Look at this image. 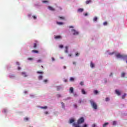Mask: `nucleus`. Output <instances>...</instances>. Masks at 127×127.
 I'll return each mask as SVG.
<instances>
[{
  "instance_id": "58",
  "label": "nucleus",
  "mask_w": 127,
  "mask_h": 127,
  "mask_svg": "<svg viewBox=\"0 0 127 127\" xmlns=\"http://www.w3.org/2000/svg\"><path fill=\"white\" fill-rule=\"evenodd\" d=\"M41 67H42V68H43V65H41Z\"/></svg>"
},
{
  "instance_id": "43",
  "label": "nucleus",
  "mask_w": 127,
  "mask_h": 127,
  "mask_svg": "<svg viewBox=\"0 0 127 127\" xmlns=\"http://www.w3.org/2000/svg\"><path fill=\"white\" fill-rule=\"evenodd\" d=\"M37 62H38V63H39L41 62V60H38L37 61Z\"/></svg>"
},
{
  "instance_id": "40",
  "label": "nucleus",
  "mask_w": 127,
  "mask_h": 127,
  "mask_svg": "<svg viewBox=\"0 0 127 127\" xmlns=\"http://www.w3.org/2000/svg\"><path fill=\"white\" fill-rule=\"evenodd\" d=\"M59 47H60V48H63V45H60L59 46Z\"/></svg>"
},
{
  "instance_id": "19",
  "label": "nucleus",
  "mask_w": 127,
  "mask_h": 127,
  "mask_svg": "<svg viewBox=\"0 0 127 127\" xmlns=\"http://www.w3.org/2000/svg\"><path fill=\"white\" fill-rule=\"evenodd\" d=\"M43 78V76L42 75H40L38 77L39 80H42Z\"/></svg>"
},
{
  "instance_id": "27",
  "label": "nucleus",
  "mask_w": 127,
  "mask_h": 127,
  "mask_svg": "<svg viewBox=\"0 0 127 127\" xmlns=\"http://www.w3.org/2000/svg\"><path fill=\"white\" fill-rule=\"evenodd\" d=\"M126 96H127V94H124V95L122 96V99H125Z\"/></svg>"
},
{
  "instance_id": "48",
  "label": "nucleus",
  "mask_w": 127,
  "mask_h": 127,
  "mask_svg": "<svg viewBox=\"0 0 127 127\" xmlns=\"http://www.w3.org/2000/svg\"><path fill=\"white\" fill-rule=\"evenodd\" d=\"M113 54H114V53H109L110 55H113Z\"/></svg>"
},
{
  "instance_id": "8",
  "label": "nucleus",
  "mask_w": 127,
  "mask_h": 127,
  "mask_svg": "<svg viewBox=\"0 0 127 127\" xmlns=\"http://www.w3.org/2000/svg\"><path fill=\"white\" fill-rule=\"evenodd\" d=\"M116 92V94H117V95H118V96L121 95V92H120V91L116 90H115Z\"/></svg>"
},
{
  "instance_id": "5",
  "label": "nucleus",
  "mask_w": 127,
  "mask_h": 127,
  "mask_svg": "<svg viewBox=\"0 0 127 127\" xmlns=\"http://www.w3.org/2000/svg\"><path fill=\"white\" fill-rule=\"evenodd\" d=\"M116 57L117 58H124V56L123 55H121L120 54H118L116 55Z\"/></svg>"
},
{
  "instance_id": "31",
  "label": "nucleus",
  "mask_w": 127,
  "mask_h": 127,
  "mask_svg": "<svg viewBox=\"0 0 127 127\" xmlns=\"http://www.w3.org/2000/svg\"><path fill=\"white\" fill-rule=\"evenodd\" d=\"M14 75H9V77L10 78H14Z\"/></svg>"
},
{
  "instance_id": "52",
  "label": "nucleus",
  "mask_w": 127,
  "mask_h": 127,
  "mask_svg": "<svg viewBox=\"0 0 127 127\" xmlns=\"http://www.w3.org/2000/svg\"><path fill=\"white\" fill-rule=\"evenodd\" d=\"M68 56H69V57H71L72 56V55L69 54V55H68Z\"/></svg>"
},
{
  "instance_id": "18",
  "label": "nucleus",
  "mask_w": 127,
  "mask_h": 127,
  "mask_svg": "<svg viewBox=\"0 0 127 127\" xmlns=\"http://www.w3.org/2000/svg\"><path fill=\"white\" fill-rule=\"evenodd\" d=\"M81 92H82V93L83 94V95H86V91H85V90L82 89Z\"/></svg>"
},
{
  "instance_id": "39",
  "label": "nucleus",
  "mask_w": 127,
  "mask_h": 127,
  "mask_svg": "<svg viewBox=\"0 0 127 127\" xmlns=\"http://www.w3.org/2000/svg\"><path fill=\"white\" fill-rule=\"evenodd\" d=\"M28 60H30V61L33 60V59H32L31 58H28Z\"/></svg>"
},
{
  "instance_id": "36",
  "label": "nucleus",
  "mask_w": 127,
  "mask_h": 127,
  "mask_svg": "<svg viewBox=\"0 0 127 127\" xmlns=\"http://www.w3.org/2000/svg\"><path fill=\"white\" fill-rule=\"evenodd\" d=\"M70 81H74V78H73V77H70Z\"/></svg>"
},
{
  "instance_id": "30",
  "label": "nucleus",
  "mask_w": 127,
  "mask_h": 127,
  "mask_svg": "<svg viewBox=\"0 0 127 127\" xmlns=\"http://www.w3.org/2000/svg\"><path fill=\"white\" fill-rule=\"evenodd\" d=\"M33 18H34V19H36L37 18V17H36V16L35 15H33L32 16Z\"/></svg>"
},
{
  "instance_id": "42",
  "label": "nucleus",
  "mask_w": 127,
  "mask_h": 127,
  "mask_svg": "<svg viewBox=\"0 0 127 127\" xmlns=\"http://www.w3.org/2000/svg\"><path fill=\"white\" fill-rule=\"evenodd\" d=\"M45 115H48V114H49L48 111H46L45 112Z\"/></svg>"
},
{
  "instance_id": "21",
  "label": "nucleus",
  "mask_w": 127,
  "mask_h": 127,
  "mask_svg": "<svg viewBox=\"0 0 127 127\" xmlns=\"http://www.w3.org/2000/svg\"><path fill=\"white\" fill-rule=\"evenodd\" d=\"M57 24H59L60 25L63 24V22H57Z\"/></svg>"
},
{
  "instance_id": "53",
  "label": "nucleus",
  "mask_w": 127,
  "mask_h": 127,
  "mask_svg": "<svg viewBox=\"0 0 127 127\" xmlns=\"http://www.w3.org/2000/svg\"><path fill=\"white\" fill-rule=\"evenodd\" d=\"M73 65H75V64H76V63H75V62H73Z\"/></svg>"
},
{
  "instance_id": "32",
  "label": "nucleus",
  "mask_w": 127,
  "mask_h": 127,
  "mask_svg": "<svg viewBox=\"0 0 127 127\" xmlns=\"http://www.w3.org/2000/svg\"><path fill=\"white\" fill-rule=\"evenodd\" d=\"M105 101H106V102H108V101H110V98H106V99H105Z\"/></svg>"
},
{
  "instance_id": "26",
  "label": "nucleus",
  "mask_w": 127,
  "mask_h": 127,
  "mask_svg": "<svg viewBox=\"0 0 127 127\" xmlns=\"http://www.w3.org/2000/svg\"><path fill=\"white\" fill-rule=\"evenodd\" d=\"M98 20V18L97 17H95L93 19L94 21H97Z\"/></svg>"
},
{
  "instance_id": "6",
  "label": "nucleus",
  "mask_w": 127,
  "mask_h": 127,
  "mask_svg": "<svg viewBox=\"0 0 127 127\" xmlns=\"http://www.w3.org/2000/svg\"><path fill=\"white\" fill-rule=\"evenodd\" d=\"M48 8L49 9H50V10H52V11H55V8H53V7L51 6H49Z\"/></svg>"
},
{
  "instance_id": "50",
  "label": "nucleus",
  "mask_w": 127,
  "mask_h": 127,
  "mask_svg": "<svg viewBox=\"0 0 127 127\" xmlns=\"http://www.w3.org/2000/svg\"><path fill=\"white\" fill-rule=\"evenodd\" d=\"M20 69H21V68L19 66L18 67V70H20Z\"/></svg>"
},
{
  "instance_id": "57",
  "label": "nucleus",
  "mask_w": 127,
  "mask_h": 127,
  "mask_svg": "<svg viewBox=\"0 0 127 127\" xmlns=\"http://www.w3.org/2000/svg\"><path fill=\"white\" fill-rule=\"evenodd\" d=\"M74 96H76V94L73 93Z\"/></svg>"
},
{
  "instance_id": "29",
  "label": "nucleus",
  "mask_w": 127,
  "mask_h": 127,
  "mask_svg": "<svg viewBox=\"0 0 127 127\" xmlns=\"http://www.w3.org/2000/svg\"><path fill=\"white\" fill-rule=\"evenodd\" d=\"M80 85H81V86H83L84 85V82L81 81L80 83Z\"/></svg>"
},
{
  "instance_id": "3",
  "label": "nucleus",
  "mask_w": 127,
  "mask_h": 127,
  "mask_svg": "<svg viewBox=\"0 0 127 127\" xmlns=\"http://www.w3.org/2000/svg\"><path fill=\"white\" fill-rule=\"evenodd\" d=\"M71 32H72L73 35H78L79 34V32L74 29H71Z\"/></svg>"
},
{
  "instance_id": "25",
  "label": "nucleus",
  "mask_w": 127,
  "mask_h": 127,
  "mask_svg": "<svg viewBox=\"0 0 127 127\" xmlns=\"http://www.w3.org/2000/svg\"><path fill=\"white\" fill-rule=\"evenodd\" d=\"M29 119L27 117H25L24 119V121H25V122H27L28 121Z\"/></svg>"
},
{
  "instance_id": "44",
  "label": "nucleus",
  "mask_w": 127,
  "mask_h": 127,
  "mask_svg": "<svg viewBox=\"0 0 127 127\" xmlns=\"http://www.w3.org/2000/svg\"><path fill=\"white\" fill-rule=\"evenodd\" d=\"M75 55L76 56H79V53H75Z\"/></svg>"
},
{
  "instance_id": "47",
  "label": "nucleus",
  "mask_w": 127,
  "mask_h": 127,
  "mask_svg": "<svg viewBox=\"0 0 127 127\" xmlns=\"http://www.w3.org/2000/svg\"><path fill=\"white\" fill-rule=\"evenodd\" d=\"M92 127H96V124L92 125Z\"/></svg>"
},
{
  "instance_id": "34",
  "label": "nucleus",
  "mask_w": 127,
  "mask_h": 127,
  "mask_svg": "<svg viewBox=\"0 0 127 127\" xmlns=\"http://www.w3.org/2000/svg\"><path fill=\"white\" fill-rule=\"evenodd\" d=\"M98 92L97 91V90H95L94 91V94H95V95H97V94H98Z\"/></svg>"
},
{
  "instance_id": "45",
  "label": "nucleus",
  "mask_w": 127,
  "mask_h": 127,
  "mask_svg": "<svg viewBox=\"0 0 127 127\" xmlns=\"http://www.w3.org/2000/svg\"><path fill=\"white\" fill-rule=\"evenodd\" d=\"M52 61H55V59L54 58H52Z\"/></svg>"
},
{
  "instance_id": "1",
  "label": "nucleus",
  "mask_w": 127,
  "mask_h": 127,
  "mask_svg": "<svg viewBox=\"0 0 127 127\" xmlns=\"http://www.w3.org/2000/svg\"><path fill=\"white\" fill-rule=\"evenodd\" d=\"M90 103L92 107L94 110H97L98 109V105H97V103L95 102L94 101L91 100H90Z\"/></svg>"
},
{
  "instance_id": "7",
  "label": "nucleus",
  "mask_w": 127,
  "mask_h": 127,
  "mask_svg": "<svg viewBox=\"0 0 127 127\" xmlns=\"http://www.w3.org/2000/svg\"><path fill=\"white\" fill-rule=\"evenodd\" d=\"M69 92L70 94H73V93H74V88L73 87H70L69 89Z\"/></svg>"
},
{
  "instance_id": "17",
  "label": "nucleus",
  "mask_w": 127,
  "mask_h": 127,
  "mask_svg": "<svg viewBox=\"0 0 127 127\" xmlns=\"http://www.w3.org/2000/svg\"><path fill=\"white\" fill-rule=\"evenodd\" d=\"M126 75V73L125 72H122L121 73V77H122L123 78H124V77H125V76Z\"/></svg>"
},
{
  "instance_id": "24",
  "label": "nucleus",
  "mask_w": 127,
  "mask_h": 127,
  "mask_svg": "<svg viewBox=\"0 0 127 127\" xmlns=\"http://www.w3.org/2000/svg\"><path fill=\"white\" fill-rule=\"evenodd\" d=\"M47 106H45V107H41V109H43L44 110H46L47 109Z\"/></svg>"
},
{
  "instance_id": "2",
  "label": "nucleus",
  "mask_w": 127,
  "mask_h": 127,
  "mask_svg": "<svg viewBox=\"0 0 127 127\" xmlns=\"http://www.w3.org/2000/svg\"><path fill=\"white\" fill-rule=\"evenodd\" d=\"M84 122H85V119H84V118L81 117L77 121V125H81V124H83V123H84Z\"/></svg>"
},
{
  "instance_id": "51",
  "label": "nucleus",
  "mask_w": 127,
  "mask_h": 127,
  "mask_svg": "<svg viewBox=\"0 0 127 127\" xmlns=\"http://www.w3.org/2000/svg\"><path fill=\"white\" fill-rule=\"evenodd\" d=\"M73 28V27L72 26H69V28Z\"/></svg>"
},
{
  "instance_id": "46",
  "label": "nucleus",
  "mask_w": 127,
  "mask_h": 127,
  "mask_svg": "<svg viewBox=\"0 0 127 127\" xmlns=\"http://www.w3.org/2000/svg\"><path fill=\"white\" fill-rule=\"evenodd\" d=\"M73 106L74 107V108H77V105L76 104H74Z\"/></svg>"
},
{
  "instance_id": "38",
  "label": "nucleus",
  "mask_w": 127,
  "mask_h": 127,
  "mask_svg": "<svg viewBox=\"0 0 127 127\" xmlns=\"http://www.w3.org/2000/svg\"><path fill=\"white\" fill-rule=\"evenodd\" d=\"M44 82L45 83H47V82H48V80L47 79H45V80H44Z\"/></svg>"
},
{
  "instance_id": "13",
  "label": "nucleus",
  "mask_w": 127,
  "mask_h": 127,
  "mask_svg": "<svg viewBox=\"0 0 127 127\" xmlns=\"http://www.w3.org/2000/svg\"><path fill=\"white\" fill-rule=\"evenodd\" d=\"M22 76H23V77H27V75L26 74V73H25V72H22L21 73Z\"/></svg>"
},
{
  "instance_id": "55",
  "label": "nucleus",
  "mask_w": 127,
  "mask_h": 127,
  "mask_svg": "<svg viewBox=\"0 0 127 127\" xmlns=\"http://www.w3.org/2000/svg\"><path fill=\"white\" fill-rule=\"evenodd\" d=\"M58 97H61V96L60 95L58 94Z\"/></svg>"
},
{
  "instance_id": "10",
  "label": "nucleus",
  "mask_w": 127,
  "mask_h": 127,
  "mask_svg": "<svg viewBox=\"0 0 127 127\" xmlns=\"http://www.w3.org/2000/svg\"><path fill=\"white\" fill-rule=\"evenodd\" d=\"M90 67H91V68H94L95 67V64H94V63H93V62H91L90 63Z\"/></svg>"
},
{
  "instance_id": "33",
  "label": "nucleus",
  "mask_w": 127,
  "mask_h": 127,
  "mask_svg": "<svg viewBox=\"0 0 127 127\" xmlns=\"http://www.w3.org/2000/svg\"><path fill=\"white\" fill-rule=\"evenodd\" d=\"M113 125H114V126L116 125H117V122H116V121H114V122H113Z\"/></svg>"
},
{
  "instance_id": "37",
  "label": "nucleus",
  "mask_w": 127,
  "mask_h": 127,
  "mask_svg": "<svg viewBox=\"0 0 127 127\" xmlns=\"http://www.w3.org/2000/svg\"><path fill=\"white\" fill-rule=\"evenodd\" d=\"M104 25H107L108 24V22H104L103 23Z\"/></svg>"
},
{
  "instance_id": "16",
  "label": "nucleus",
  "mask_w": 127,
  "mask_h": 127,
  "mask_svg": "<svg viewBox=\"0 0 127 127\" xmlns=\"http://www.w3.org/2000/svg\"><path fill=\"white\" fill-rule=\"evenodd\" d=\"M109 125V123H105L104 124H103V127H107V126Z\"/></svg>"
},
{
  "instance_id": "23",
  "label": "nucleus",
  "mask_w": 127,
  "mask_h": 127,
  "mask_svg": "<svg viewBox=\"0 0 127 127\" xmlns=\"http://www.w3.org/2000/svg\"><path fill=\"white\" fill-rule=\"evenodd\" d=\"M32 52H33V53H38V51H36V50H32Z\"/></svg>"
},
{
  "instance_id": "11",
  "label": "nucleus",
  "mask_w": 127,
  "mask_h": 127,
  "mask_svg": "<svg viewBox=\"0 0 127 127\" xmlns=\"http://www.w3.org/2000/svg\"><path fill=\"white\" fill-rule=\"evenodd\" d=\"M59 18L60 19H61V20H65V18H64L63 16H59Z\"/></svg>"
},
{
  "instance_id": "28",
  "label": "nucleus",
  "mask_w": 127,
  "mask_h": 127,
  "mask_svg": "<svg viewBox=\"0 0 127 127\" xmlns=\"http://www.w3.org/2000/svg\"><path fill=\"white\" fill-rule=\"evenodd\" d=\"M48 0H43L42 1L43 3H46V2H48Z\"/></svg>"
},
{
  "instance_id": "54",
  "label": "nucleus",
  "mask_w": 127,
  "mask_h": 127,
  "mask_svg": "<svg viewBox=\"0 0 127 127\" xmlns=\"http://www.w3.org/2000/svg\"><path fill=\"white\" fill-rule=\"evenodd\" d=\"M17 65H19V63H16Z\"/></svg>"
},
{
  "instance_id": "15",
  "label": "nucleus",
  "mask_w": 127,
  "mask_h": 127,
  "mask_svg": "<svg viewBox=\"0 0 127 127\" xmlns=\"http://www.w3.org/2000/svg\"><path fill=\"white\" fill-rule=\"evenodd\" d=\"M74 122H75V120L74 119H70L69 124H73Z\"/></svg>"
},
{
  "instance_id": "4",
  "label": "nucleus",
  "mask_w": 127,
  "mask_h": 127,
  "mask_svg": "<svg viewBox=\"0 0 127 127\" xmlns=\"http://www.w3.org/2000/svg\"><path fill=\"white\" fill-rule=\"evenodd\" d=\"M35 43H34V46H33V48L35 49L36 47H37V45H38V41H35Z\"/></svg>"
},
{
  "instance_id": "22",
  "label": "nucleus",
  "mask_w": 127,
  "mask_h": 127,
  "mask_svg": "<svg viewBox=\"0 0 127 127\" xmlns=\"http://www.w3.org/2000/svg\"><path fill=\"white\" fill-rule=\"evenodd\" d=\"M37 74H43V71H37Z\"/></svg>"
},
{
  "instance_id": "12",
  "label": "nucleus",
  "mask_w": 127,
  "mask_h": 127,
  "mask_svg": "<svg viewBox=\"0 0 127 127\" xmlns=\"http://www.w3.org/2000/svg\"><path fill=\"white\" fill-rule=\"evenodd\" d=\"M90 2H92V0H88L86 1L85 3H86V4H89V3H90Z\"/></svg>"
},
{
  "instance_id": "20",
  "label": "nucleus",
  "mask_w": 127,
  "mask_h": 127,
  "mask_svg": "<svg viewBox=\"0 0 127 127\" xmlns=\"http://www.w3.org/2000/svg\"><path fill=\"white\" fill-rule=\"evenodd\" d=\"M65 53H68V47L67 46L65 47Z\"/></svg>"
},
{
  "instance_id": "49",
  "label": "nucleus",
  "mask_w": 127,
  "mask_h": 127,
  "mask_svg": "<svg viewBox=\"0 0 127 127\" xmlns=\"http://www.w3.org/2000/svg\"><path fill=\"white\" fill-rule=\"evenodd\" d=\"M84 15H85V16H87V15H88V13H85Z\"/></svg>"
},
{
  "instance_id": "14",
  "label": "nucleus",
  "mask_w": 127,
  "mask_h": 127,
  "mask_svg": "<svg viewBox=\"0 0 127 127\" xmlns=\"http://www.w3.org/2000/svg\"><path fill=\"white\" fill-rule=\"evenodd\" d=\"M78 12H82V11H84V9L83 8H79L78 9Z\"/></svg>"
},
{
  "instance_id": "35",
  "label": "nucleus",
  "mask_w": 127,
  "mask_h": 127,
  "mask_svg": "<svg viewBox=\"0 0 127 127\" xmlns=\"http://www.w3.org/2000/svg\"><path fill=\"white\" fill-rule=\"evenodd\" d=\"M88 125L87 124H84L83 125L82 127H87Z\"/></svg>"
},
{
  "instance_id": "41",
  "label": "nucleus",
  "mask_w": 127,
  "mask_h": 127,
  "mask_svg": "<svg viewBox=\"0 0 127 127\" xmlns=\"http://www.w3.org/2000/svg\"><path fill=\"white\" fill-rule=\"evenodd\" d=\"M61 104H62V106H63V108H64V103H63V102H62L61 103Z\"/></svg>"
},
{
  "instance_id": "9",
  "label": "nucleus",
  "mask_w": 127,
  "mask_h": 127,
  "mask_svg": "<svg viewBox=\"0 0 127 127\" xmlns=\"http://www.w3.org/2000/svg\"><path fill=\"white\" fill-rule=\"evenodd\" d=\"M61 36H55V39H61Z\"/></svg>"
},
{
  "instance_id": "56",
  "label": "nucleus",
  "mask_w": 127,
  "mask_h": 127,
  "mask_svg": "<svg viewBox=\"0 0 127 127\" xmlns=\"http://www.w3.org/2000/svg\"><path fill=\"white\" fill-rule=\"evenodd\" d=\"M64 69H66V66H64Z\"/></svg>"
}]
</instances>
